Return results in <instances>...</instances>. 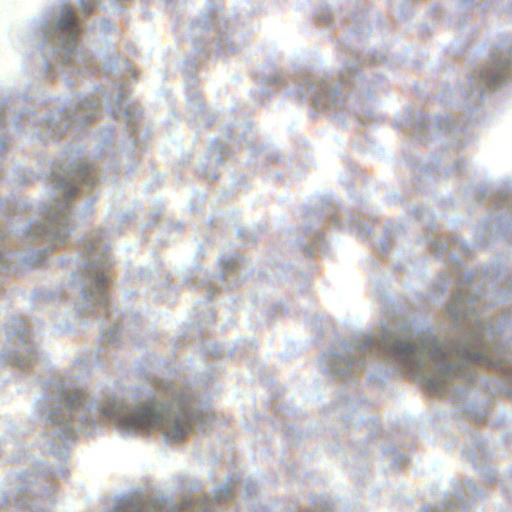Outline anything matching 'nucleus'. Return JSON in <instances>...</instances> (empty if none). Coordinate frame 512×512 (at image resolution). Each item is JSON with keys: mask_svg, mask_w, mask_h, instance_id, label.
Segmentation results:
<instances>
[{"mask_svg": "<svg viewBox=\"0 0 512 512\" xmlns=\"http://www.w3.org/2000/svg\"><path fill=\"white\" fill-rule=\"evenodd\" d=\"M95 286L99 292H103L106 283V277L104 274H99L95 277Z\"/></svg>", "mask_w": 512, "mask_h": 512, "instance_id": "4", "label": "nucleus"}, {"mask_svg": "<svg viewBox=\"0 0 512 512\" xmlns=\"http://www.w3.org/2000/svg\"><path fill=\"white\" fill-rule=\"evenodd\" d=\"M482 77L488 85H492V86L499 84L500 80H501L500 74H496V75L492 76L491 78L488 75L483 74Z\"/></svg>", "mask_w": 512, "mask_h": 512, "instance_id": "5", "label": "nucleus"}, {"mask_svg": "<svg viewBox=\"0 0 512 512\" xmlns=\"http://www.w3.org/2000/svg\"><path fill=\"white\" fill-rule=\"evenodd\" d=\"M389 352L404 366L409 373L418 375L424 366V349L402 341H387Z\"/></svg>", "mask_w": 512, "mask_h": 512, "instance_id": "2", "label": "nucleus"}, {"mask_svg": "<svg viewBox=\"0 0 512 512\" xmlns=\"http://www.w3.org/2000/svg\"><path fill=\"white\" fill-rule=\"evenodd\" d=\"M59 29L63 33H68L73 39L76 38L80 29L75 21L74 13L70 9H65L58 23Z\"/></svg>", "mask_w": 512, "mask_h": 512, "instance_id": "3", "label": "nucleus"}, {"mask_svg": "<svg viewBox=\"0 0 512 512\" xmlns=\"http://www.w3.org/2000/svg\"><path fill=\"white\" fill-rule=\"evenodd\" d=\"M192 424L190 415H182L171 424L163 413L150 407L136 409L121 420V427L126 432L146 433L160 429L166 438L173 440L184 438Z\"/></svg>", "mask_w": 512, "mask_h": 512, "instance_id": "1", "label": "nucleus"}]
</instances>
